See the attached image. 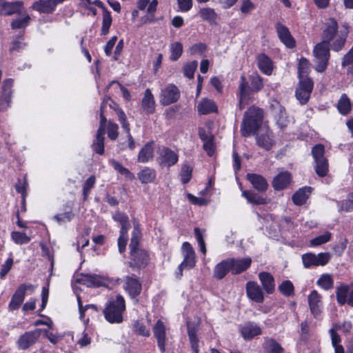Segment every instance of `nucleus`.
I'll return each instance as SVG.
<instances>
[{"label":"nucleus","instance_id":"34","mask_svg":"<svg viewBox=\"0 0 353 353\" xmlns=\"http://www.w3.org/2000/svg\"><path fill=\"white\" fill-rule=\"evenodd\" d=\"M156 175L155 170L148 167L145 168L137 174L138 179L142 183L152 182L155 179Z\"/></svg>","mask_w":353,"mask_h":353},{"label":"nucleus","instance_id":"15","mask_svg":"<svg viewBox=\"0 0 353 353\" xmlns=\"http://www.w3.org/2000/svg\"><path fill=\"white\" fill-rule=\"evenodd\" d=\"M59 4L57 0H39L34 1L30 8L40 13H52Z\"/></svg>","mask_w":353,"mask_h":353},{"label":"nucleus","instance_id":"21","mask_svg":"<svg viewBox=\"0 0 353 353\" xmlns=\"http://www.w3.org/2000/svg\"><path fill=\"white\" fill-rule=\"evenodd\" d=\"M125 280V290L132 299L136 298L141 293L142 290L141 282L138 279L129 276H126Z\"/></svg>","mask_w":353,"mask_h":353},{"label":"nucleus","instance_id":"49","mask_svg":"<svg viewBox=\"0 0 353 353\" xmlns=\"http://www.w3.org/2000/svg\"><path fill=\"white\" fill-rule=\"evenodd\" d=\"M338 110L343 114H347L350 110V101L345 94H343L338 102Z\"/></svg>","mask_w":353,"mask_h":353},{"label":"nucleus","instance_id":"55","mask_svg":"<svg viewBox=\"0 0 353 353\" xmlns=\"http://www.w3.org/2000/svg\"><path fill=\"white\" fill-rule=\"evenodd\" d=\"M192 168L188 165H184L180 174L181 180L183 184L188 183L192 176Z\"/></svg>","mask_w":353,"mask_h":353},{"label":"nucleus","instance_id":"1","mask_svg":"<svg viewBox=\"0 0 353 353\" xmlns=\"http://www.w3.org/2000/svg\"><path fill=\"white\" fill-rule=\"evenodd\" d=\"M338 23L333 18L327 19L323 24L322 30V39L323 41L327 43H332L330 44L334 51L339 52L343 48L347 33L339 32L338 31Z\"/></svg>","mask_w":353,"mask_h":353},{"label":"nucleus","instance_id":"46","mask_svg":"<svg viewBox=\"0 0 353 353\" xmlns=\"http://www.w3.org/2000/svg\"><path fill=\"white\" fill-rule=\"evenodd\" d=\"M280 292L286 296H290L294 294V285L289 280L283 281L278 287Z\"/></svg>","mask_w":353,"mask_h":353},{"label":"nucleus","instance_id":"24","mask_svg":"<svg viewBox=\"0 0 353 353\" xmlns=\"http://www.w3.org/2000/svg\"><path fill=\"white\" fill-rule=\"evenodd\" d=\"M291 182V174L285 171L276 175L272 181V186L276 190H281L288 187Z\"/></svg>","mask_w":353,"mask_h":353},{"label":"nucleus","instance_id":"51","mask_svg":"<svg viewBox=\"0 0 353 353\" xmlns=\"http://www.w3.org/2000/svg\"><path fill=\"white\" fill-rule=\"evenodd\" d=\"M331 233L326 232L325 234L318 236L310 241V245L312 246H318L328 242L331 239Z\"/></svg>","mask_w":353,"mask_h":353},{"label":"nucleus","instance_id":"63","mask_svg":"<svg viewBox=\"0 0 353 353\" xmlns=\"http://www.w3.org/2000/svg\"><path fill=\"white\" fill-rule=\"evenodd\" d=\"M14 261L12 258L8 259L5 263L2 265L0 271V278L3 279L6 275L9 272L13 265Z\"/></svg>","mask_w":353,"mask_h":353},{"label":"nucleus","instance_id":"16","mask_svg":"<svg viewBox=\"0 0 353 353\" xmlns=\"http://www.w3.org/2000/svg\"><path fill=\"white\" fill-rule=\"evenodd\" d=\"M79 282L88 287H107V279L95 274H82L79 279Z\"/></svg>","mask_w":353,"mask_h":353},{"label":"nucleus","instance_id":"9","mask_svg":"<svg viewBox=\"0 0 353 353\" xmlns=\"http://www.w3.org/2000/svg\"><path fill=\"white\" fill-rule=\"evenodd\" d=\"M180 98V91L174 84H169L162 89L160 102L163 105H168L176 102Z\"/></svg>","mask_w":353,"mask_h":353},{"label":"nucleus","instance_id":"37","mask_svg":"<svg viewBox=\"0 0 353 353\" xmlns=\"http://www.w3.org/2000/svg\"><path fill=\"white\" fill-rule=\"evenodd\" d=\"M243 196H244L247 201L254 205H263L268 203V200L256 193L250 191H243Z\"/></svg>","mask_w":353,"mask_h":353},{"label":"nucleus","instance_id":"6","mask_svg":"<svg viewBox=\"0 0 353 353\" xmlns=\"http://www.w3.org/2000/svg\"><path fill=\"white\" fill-rule=\"evenodd\" d=\"M314 54L316 59V71L323 72L327 68L330 58L329 43L322 41L316 44L314 49Z\"/></svg>","mask_w":353,"mask_h":353},{"label":"nucleus","instance_id":"60","mask_svg":"<svg viewBox=\"0 0 353 353\" xmlns=\"http://www.w3.org/2000/svg\"><path fill=\"white\" fill-rule=\"evenodd\" d=\"M134 328L136 333L143 336H149L150 334V330L139 321H136L134 324Z\"/></svg>","mask_w":353,"mask_h":353},{"label":"nucleus","instance_id":"56","mask_svg":"<svg viewBox=\"0 0 353 353\" xmlns=\"http://www.w3.org/2000/svg\"><path fill=\"white\" fill-rule=\"evenodd\" d=\"M96 183V179L94 176H90L85 182L83 187V194L84 199H86L91 189L94 187Z\"/></svg>","mask_w":353,"mask_h":353},{"label":"nucleus","instance_id":"4","mask_svg":"<svg viewBox=\"0 0 353 353\" xmlns=\"http://www.w3.org/2000/svg\"><path fill=\"white\" fill-rule=\"evenodd\" d=\"M263 119L262 109L252 106L245 112L241 125V132L243 137H250L261 127Z\"/></svg>","mask_w":353,"mask_h":353},{"label":"nucleus","instance_id":"59","mask_svg":"<svg viewBox=\"0 0 353 353\" xmlns=\"http://www.w3.org/2000/svg\"><path fill=\"white\" fill-rule=\"evenodd\" d=\"M117 117L124 131L125 132H129V131H130V124L127 120V117L125 112L123 110H118Z\"/></svg>","mask_w":353,"mask_h":353},{"label":"nucleus","instance_id":"61","mask_svg":"<svg viewBox=\"0 0 353 353\" xmlns=\"http://www.w3.org/2000/svg\"><path fill=\"white\" fill-rule=\"evenodd\" d=\"M12 238L17 243L19 244L27 243L30 241L26 234L19 232H12Z\"/></svg>","mask_w":353,"mask_h":353},{"label":"nucleus","instance_id":"28","mask_svg":"<svg viewBox=\"0 0 353 353\" xmlns=\"http://www.w3.org/2000/svg\"><path fill=\"white\" fill-rule=\"evenodd\" d=\"M230 271L232 272V267L229 258L216 265L214 269V276L216 279H222Z\"/></svg>","mask_w":353,"mask_h":353},{"label":"nucleus","instance_id":"13","mask_svg":"<svg viewBox=\"0 0 353 353\" xmlns=\"http://www.w3.org/2000/svg\"><path fill=\"white\" fill-rule=\"evenodd\" d=\"M28 290H34V286L31 284H21L16 290L14 294H13L11 301L9 304L10 310H17L21 304L23 303L25 296L26 292Z\"/></svg>","mask_w":353,"mask_h":353},{"label":"nucleus","instance_id":"62","mask_svg":"<svg viewBox=\"0 0 353 353\" xmlns=\"http://www.w3.org/2000/svg\"><path fill=\"white\" fill-rule=\"evenodd\" d=\"M342 65L343 67L350 66L348 70L350 72H353V47L350 50V52L343 57Z\"/></svg>","mask_w":353,"mask_h":353},{"label":"nucleus","instance_id":"12","mask_svg":"<svg viewBox=\"0 0 353 353\" xmlns=\"http://www.w3.org/2000/svg\"><path fill=\"white\" fill-rule=\"evenodd\" d=\"M24 11V3L22 1H6L0 6V15L12 16L21 14Z\"/></svg>","mask_w":353,"mask_h":353},{"label":"nucleus","instance_id":"50","mask_svg":"<svg viewBox=\"0 0 353 353\" xmlns=\"http://www.w3.org/2000/svg\"><path fill=\"white\" fill-rule=\"evenodd\" d=\"M339 211H353V192L350 193L346 199L342 201L339 207Z\"/></svg>","mask_w":353,"mask_h":353},{"label":"nucleus","instance_id":"2","mask_svg":"<svg viewBox=\"0 0 353 353\" xmlns=\"http://www.w3.org/2000/svg\"><path fill=\"white\" fill-rule=\"evenodd\" d=\"M140 234L138 225H134L130 243V261L129 262L130 267L133 270L145 268L149 261V255L147 252L139 248Z\"/></svg>","mask_w":353,"mask_h":353},{"label":"nucleus","instance_id":"25","mask_svg":"<svg viewBox=\"0 0 353 353\" xmlns=\"http://www.w3.org/2000/svg\"><path fill=\"white\" fill-rule=\"evenodd\" d=\"M259 279L263 290L268 294H272L275 290L274 279L273 276L267 272H261L259 274Z\"/></svg>","mask_w":353,"mask_h":353},{"label":"nucleus","instance_id":"47","mask_svg":"<svg viewBox=\"0 0 353 353\" xmlns=\"http://www.w3.org/2000/svg\"><path fill=\"white\" fill-rule=\"evenodd\" d=\"M315 170L319 176H325L328 172V163L326 159L316 161Z\"/></svg>","mask_w":353,"mask_h":353},{"label":"nucleus","instance_id":"29","mask_svg":"<svg viewBox=\"0 0 353 353\" xmlns=\"http://www.w3.org/2000/svg\"><path fill=\"white\" fill-rule=\"evenodd\" d=\"M256 139L257 145L266 150H270L274 144L272 132L269 130L257 135Z\"/></svg>","mask_w":353,"mask_h":353},{"label":"nucleus","instance_id":"53","mask_svg":"<svg viewBox=\"0 0 353 353\" xmlns=\"http://www.w3.org/2000/svg\"><path fill=\"white\" fill-rule=\"evenodd\" d=\"M119 126L117 123L112 122L111 121H108V125L107 128L108 136V137L112 140L115 141L119 136Z\"/></svg>","mask_w":353,"mask_h":353},{"label":"nucleus","instance_id":"11","mask_svg":"<svg viewBox=\"0 0 353 353\" xmlns=\"http://www.w3.org/2000/svg\"><path fill=\"white\" fill-rule=\"evenodd\" d=\"M41 330L36 329L32 331L26 332L21 335L17 340V344L19 350H27L33 345L41 336Z\"/></svg>","mask_w":353,"mask_h":353},{"label":"nucleus","instance_id":"5","mask_svg":"<svg viewBox=\"0 0 353 353\" xmlns=\"http://www.w3.org/2000/svg\"><path fill=\"white\" fill-rule=\"evenodd\" d=\"M125 310L124 298L118 294L115 298H112L107 302L103 313L105 320L110 323H121L123 320V314Z\"/></svg>","mask_w":353,"mask_h":353},{"label":"nucleus","instance_id":"7","mask_svg":"<svg viewBox=\"0 0 353 353\" xmlns=\"http://www.w3.org/2000/svg\"><path fill=\"white\" fill-rule=\"evenodd\" d=\"M182 250L184 259L178 267V278L182 276L183 269H192L195 266L196 263L195 252L192 245L189 243L185 242L183 243Z\"/></svg>","mask_w":353,"mask_h":353},{"label":"nucleus","instance_id":"18","mask_svg":"<svg viewBox=\"0 0 353 353\" xmlns=\"http://www.w3.org/2000/svg\"><path fill=\"white\" fill-rule=\"evenodd\" d=\"M247 296L251 300L261 303L264 300L263 292L261 287L254 281H248L246 283Z\"/></svg>","mask_w":353,"mask_h":353},{"label":"nucleus","instance_id":"43","mask_svg":"<svg viewBox=\"0 0 353 353\" xmlns=\"http://www.w3.org/2000/svg\"><path fill=\"white\" fill-rule=\"evenodd\" d=\"M349 288L350 286H340L336 290V299L339 303L344 305L347 303V296H349Z\"/></svg>","mask_w":353,"mask_h":353},{"label":"nucleus","instance_id":"20","mask_svg":"<svg viewBox=\"0 0 353 353\" xmlns=\"http://www.w3.org/2000/svg\"><path fill=\"white\" fill-rule=\"evenodd\" d=\"M165 326L161 320L157 321L153 327V333L157 341L158 346L163 353L165 351Z\"/></svg>","mask_w":353,"mask_h":353},{"label":"nucleus","instance_id":"23","mask_svg":"<svg viewBox=\"0 0 353 353\" xmlns=\"http://www.w3.org/2000/svg\"><path fill=\"white\" fill-rule=\"evenodd\" d=\"M155 100L151 90L148 88L144 92L143 97L141 101V107L147 114H151L155 110Z\"/></svg>","mask_w":353,"mask_h":353},{"label":"nucleus","instance_id":"38","mask_svg":"<svg viewBox=\"0 0 353 353\" xmlns=\"http://www.w3.org/2000/svg\"><path fill=\"white\" fill-rule=\"evenodd\" d=\"M188 334L191 344V347L194 353H199V339L196 336V328L192 326L190 323H188Z\"/></svg>","mask_w":353,"mask_h":353},{"label":"nucleus","instance_id":"26","mask_svg":"<svg viewBox=\"0 0 353 353\" xmlns=\"http://www.w3.org/2000/svg\"><path fill=\"white\" fill-rule=\"evenodd\" d=\"M20 15L21 17L12 20L10 27L12 30L26 29L32 21L30 16L26 10L22 12Z\"/></svg>","mask_w":353,"mask_h":353},{"label":"nucleus","instance_id":"31","mask_svg":"<svg viewBox=\"0 0 353 353\" xmlns=\"http://www.w3.org/2000/svg\"><path fill=\"white\" fill-rule=\"evenodd\" d=\"M312 191L310 187H304L297 190L292 197L294 203L296 205H301L305 203Z\"/></svg>","mask_w":353,"mask_h":353},{"label":"nucleus","instance_id":"22","mask_svg":"<svg viewBox=\"0 0 353 353\" xmlns=\"http://www.w3.org/2000/svg\"><path fill=\"white\" fill-rule=\"evenodd\" d=\"M276 28L279 38L281 42L288 48H294L295 46V41L291 35L288 28L281 23H277L276 25Z\"/></svg>","mask_w":353,"mask_h":353},{"label":"nucleus","instance_id":"52","mask_svg":"<svg viewBox=\"0 0 353 353\" xmlns=\"http://www.w3.org/2000/svg\"><path fill=\"white\" fill-rule=\"evenodd\" d=\"M197 65L198 63L196 61H193L185 64L183 66L184 75L189 79H192L194 77V72L196 70Z\"/></svg>","mask_w":353,"mask_h":353},{"label":"nucleus","instance_id":"8","mask_svg":"<svg viewBox=\"0 0 353 353\" xmlns=\"http://www.w3.org/2000/svg\"><path fill=\"white\" fill-rule=\"evenodd\" d=\"M313 89V81L310 78L299 80V83L296 90V97L300 103L305 104L310 97Z\"/></svg>","mask_w":353,"mask_h":353},{"label":"nucleus","instance_id":"48","mask_svg":"<svg viewBox=\"0 0 353 353\" xmlns=\"http://www.w3.org/2000/svg\"><path fill=\"white\" fill-rule=\"evenodd\" d=\"M317 285L327 290L333 288L334 281L330 274H325L319 279Z\"/></svg>","mask_w":353,"mask_h":353},{"label":"nucleus","instance_id":"64","mask_svg":"<svg viewBox=\"0 0 353 353\" xmlns=\"http://www.w3.org/2000/svg\"><path fill=\"white\" fill-rule=\"evenodd\" d=\"M347 241L345 238H341L336 245L334 247V251L336 254L341 256L347 246Z\"/></svg>","mask_w":353,"mask_h":353},{"label":"nucleus","instance_id":"10","mask_svg":"<svg viewBox=\"0 0 353 353\" xmlns=\"http://www.w3.org/2000/svg\"><path fill=\"white\" fill-rule=\"evenodd\" d=\"M157 161L159 165L169 168L176 163L178 161V154L168 148L162 147L159 148Z\"/></svg>","mask_w":353,"mask_h":353},{"label":"nucleus","instance_id":"41","mask_svg":"<svg viewBox=\"0 0 353 353\" xmlns=\"http://www.w3.org/2000/svg\"><path fill=\"white\" fill-rule=\"evenodd\" d=\"M310 71V63L309 61L304 57L299 59L298 65L299 78V80L304 79L307 77V74Z\"/></svg>","mask_w":353,"mask_h":353},{"label":"nucleus","instance_id":"30","mask_svg":"<svg viewBox=\"0 0 353 353\" xmlns=\"http://www.w3.org/2000/svg\"><path fill=\"white\" fill-rule=\"evenodd\" d=\"M247 178L253 187L259 192H265L268 188V182L264 177L256 174H248Z\"/></svg>","mask_w":353,"mask_h":353},{"label":"nucleus","instance_id":"35","mask_svg":"<svg viewBox=\"0 0 353 353\" xmlns=\"http://www.w3.org/2000/svg\"><path fill=\"white\" fill-rule=\"evenodd\" d=\"M112 218L115 221H117L121 224V228L120 233L128 234V231L130 228L128 215L121 212H117L113 215Z\"/></svg>","mask_w":353,"mask_h":353},{"label":"nucleus","instance_id":"54","mask_svg":"<svg viewBox=\"0 0 353 353\" xmlns=\"http://www.w3.org/2000/svg\"><path fill=\"white\" fill-rule=\"evenodd\" d=\"M316 260V254L312 253L305 254L302 256L303 265L307 268L311 266H317Z\"/></svg>","mask_w":353,"mask_h":353},{"label":"nucleus","instance_id":"33","mask_svg":"<svg viewBox=\"0 0 353 353\" xmlns=\"http://www.w3.org/2000/svg\"><path fill=\"white\" fill-rule=\"evenodd\" d=\"M197 109L199 114H208L210 112H216L217 107L212 100L203 99L198 103Z\"/></svg>","mask_w":353,"mask_h":353},{"label":"nucleus","instance_id":"36","mask_svg":"<svg viewBox=\"0 0 353 353\" xmlns=\"http://www.w3.org/2000/svg\"><path fill=\"white\" fill-rule=\"evenodd\" d=\"M263 347L265 353H283V348L274 339L267 338L265 340Z\"/></svg>","mask_w":353,"mask_h":353},{"label":"nucleus","instance_id":"57","mask_svg":"<svg viewBox=\"0 0 353 353\" xmlns=\"http://www.w3.org/2000/svg\"><path fill=\"white\" fill-rule=\"evenodd\" d=\"M325 148L322 144H317L312 148V154L314 161L321 160L325 159L324 157Z\"/></svg>","mask_w":353,"mask_h":353},{"label":"nucleus","instance_id":"19","mask_svg":"<svg viewBox=\"0 0 353 353\" xmlns=\"http://www.w3.org/2000/svg\"><path fill=\"white\" fill-rule=\"evenodd\" d=\"M232 273L233 274H239L247 270L252 264V259L250 257L244 258H230Z\"/></svg>","mask_w":353,"mask_h":353},{"label":"nucleus","instance_id":"42","mask_svg":"<svg viewBox=\"0 0 353 353\" xmlns=\"http://www.w3.org/2000/svg\"><path fill=\"white\" fill-rule=\"evenodd\" d=\"M112 22V19L110 15V12L107 9H104L103 12L101 34L106 35L109 32Z\"/></svg>","mask_w":353,"mask_h":353},{"label":"nucleus","instance_id":"45","mask_svg":"<svg viewBox=\"0 0 353 353\" xmlns=\"http://www.w3.org/2000/svg\"><path fill=\"white\" fill-rule=\"evenodd\" d=\"M170 59L175 61L179 59L183 53V46L180 42H174L170 44Z\"/></svg>","mask_w":353,"mask_h":353},{"label":"nucleus","instance_id":"58","mask_svg":"<svg viewBox=\"0 0 353 353\" xmlns=\"http://www.w3.org/2000/svg\"><path fill=\"white\" fill-rule=\"evenodd\" d=\"M290 121L288 119V117L286 116L285 110L282 108L280 107L279 108V116L277 119V124L281 128L283 129L288 125Z\"/></svg>","mask_w":353,"mask_h":353},{"label":"nucleus","instance_id":"44","mask_svg":"<svg viewBox=\"0 0 353 353\" xmlns=\"http://www.w3.org/2000/svg\"><path fill=\"white\" fill-rule=\"evenodd\" d=\"M111 165L117 170L121 174L125 176L126 178L132 180L134 179V175L130 172V170L124 168L120 163L112 159L110 161Z\"/></svg>","mask_w":353,"mask_h":353},{"label":"nucleus","instance_id":"3","mask_svg":"<svg viewBox=\"0 0 353 353\" xmlns=\"http://www.w3.org/2000/svg\"><path fill=\"white\" fill-rule=\"evenodd\" d=\"M251 85H248V83L244 75L240 78L239 85V107L242 110L248 103L250 95L251 92H257L263 88V79L257 74L254 73L250 76Z\"/></svg>","mask_w":353,"mask_h":353},{"label":"nucleus","instance_id":"14","mask_svg":"<svg viewBox=\"0 0 353 353\" xmlns=\"http://www.w3.org/2000/svg\"><path fill=\"white\" fill-rule=\"evenodd\" d=\"M241 336L246 341L252 340L262 334L261 328L254 322H247L239 329Z\"/></svg>","mask_w":353,"mask_h":353},{"label":"nucleus","instance_id":"17","mask_svg":"<svg viewBox=\"0 0 353 353\" xmlns=\"http://www.w3.org/2000/svg\"><path fill=\"white\" fill-rule=\"evenodd\" d=\"M308 303L310 311L315 318H319L321 314V296L316 290H312L308 295Z\"/></svg>","mask_w":353,"mask_h":353},{"label":"nucleus","instance_id":"32","mask_svg":"<svg viewBox=\"0 0 353 353\" xmlns=\"http://www.w3.org/2000/svg\"><path fill=\"white\" fill-rule=\"evenodd\" d=\"M154 153L153 143H148L140 150L137 161L140 163H146L152 159Z\"/></svg>","mask_w":353,"mask_h":353},{"label":"nucleus","instance_id":"27","mask_svg":"<svg viewBox=\"0 0 353 353\" xmlns=\"http://www.w3.org/2000/svg\"><path fill=\"white\" fill-rule=\"evenodd\" d=\"M257 65L259 70L264 74L270 75L272 74L273 65L270 57L265 54H260L257 56Z\"/></svg>","mask_w":353,"mask_h":353},{"label":"nucleus","instance_id":"39","mask_svg":"<svg viewBox=\"0 0 353 353\" xmlns=\"http://www.w3.org/2000/svg\"><path fill=\"white\" fill-rule=\"evenodd\" d=\"M104 134L103 132L97 131L96 139L92 145L93 151L99 154H103L104 152Z\"/></svg>","mask_w":353,"mask_h":353},{"label":"nucleus","instance_id":"40","mask_svg":"<svg viewBox=\"0 0 353 353\" xmlns=\"http://www.w3.org/2000/svg\"><path fill=\"white\" fill-rule=\"evenodd\" d=\"M200 17L203 20L209 22L211 24H215L217 14L214 10L210 8H201L199 11Z\"/></svg>","mask_w":353,"mask_h":353}]
</instances>
